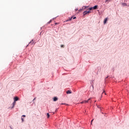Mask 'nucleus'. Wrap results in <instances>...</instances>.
<instances>
[{
    "mask_svg": "<svg viewBox=\"0 0 129 129\" xmlns=\"http://www.w3.org/2000/svg\"><path fill=\"white\" fill-rule=\"evenodd\" d=\"M90 13H91L90 11H85L83 12V15L84 16H85V15H87L88 14H90Z\"/></svg>",
    "mask_w": 129,
    "mask_h": 129,
    "instance_id": "obj_1",
    "label": "nucleus"
},
{
    "mask_svg": "<svg viewBox=\"0 0 129 129\" xmlns=\"http://www.w3.org/2000/svg\"><path fill=\"white\" fill-rule=\"evenodd\" d=\"M91 100V98H90L87 101H84V103H87V102H88L89 101L90 102H91V101H90Z\"/></svg>",
    "mask_w": 129,
    "mask_h": 129,
    "instance_id": "obj_2",
    "label": "nucleus"
},
{
    "mask_svg": "<svg viewBox=\"0 0 129 129\" xmlns=\"http://www.w3.org/2000/svg\"><path fill=\"white\" fill-rule=\"evenodd\" d=\"M97 8H98V6L97 5L93 7V10H97Z\"/></svg>",
    "mask_w": 129,
    "mask_h": 129,
    "instance_id": "obj_3",
    "label": "nucleus"
},
{
    "mask_svg": "<svg viewBox=\"0 0 129 129\" xmlns=\"http://www.w3.org/2000/svg\"><path fill=\"white\" fill-rule=\"evenodd\" d=\"M18 100H19V98H18V97L14 98V101H18Z\"/></svg>",
    "mask_w": 129,
    "mask_h": 129,
    "instance_id": "obj_4",
    "label": "nucleus"
},
{
    "mask_svg": "<svg viewBox=\"0 0 129 129\" xmlns=\"http://www.w3.org/2000/svg\"><path fill=\"white\" fill-rule=\"evenodd\" d=\"M58 100V98L54 97L53 98V101H57Z\"/></svg>",
    "mask_w": 129,
    "mask_h": 129,
    "instance_id": "obj_5",
    "label": "nucleus"
},
{
    "mask_svg": "<svg viewBox=\"0 0 129 129\" xmlns=\"http://www.w3.org/2000/svg\"><path fill=\"white\" fill-rule=\"evenodd\" d=\"M106 22H107V18H105L104 21V24L105 25L106 24Z\"/></svg>",
    "mask_w": 129,
    "mask_h": 129,
    "instance_id": "obj_6",
    "label": "nucleus"
},
{
    "mask_svg": "<svg viewBox=\"0 0 129 129\" xmlns=\"http://www.w3.org/2000/svg\"><path fill=\"white\" fill-rule=\"evenodd\" d=\"M111 0H106L105 3L106 4H108V3H110V2H111Z\"/></svg>",
    "mask_w": 129,
    "mask_h": 129,
    "instance_id": "obj_7",
    "label": "nucleus"
},
{
    "mask_svg": "<svg viewBox=\"0 0 129 129\" xmlns=\"http://www.w3.org/2000/svg\"><path fill=\"white\" fill-rule=\"evenodd\" d=\"M13 107H12V108H13V107H15V105H16V101H14V102H13Z\"/></svg>",
    "mask_w": 129,
    "mask_h": 129,
    "instance_id": "obj_8",
    "label": "nucleus"
},
{
    "mask_svg": "<svg viewBox=\"0 0 129 129\" xmlns=\"http://www.w3.org/2000/svg\"><path fill=\"white\" fill-rule=\"evenodd\" d=\"M67 94H71L72 93L71 91L68 90L67 91Z\"/></svg>",
    "mask_w": 129,
    "mask_h": 129,
    "instance_id": "obj_9",
    "label": "nucleus"
},
{
    "mask_svg": "<svg viewBox=\"0 0 129 129\" xmlns=\"http://www.w3.org/2000/svg\"><path fill=\"white\" fill-rule=\"evenodd\" d=\"M73 18V17L70 18L69 20H67V22H68V21H71Z\"/></svg>",
    "mask_w": 129,
    "mask_h": 129,
    "instance_id": "obj_10",
    "label": "nucleus"
},
{
    "mask_svg": "<svg viewBox=\"0 0 129 129\" xmlns=\"http://www.w3.org/2000/svg\"><path fill=\"white\" fill-rule=\"evenodd\" d=\"M47 116L48 118H49V117H50V115L49 114V113H47Z\"/></svg>",
    "mask_w": 129,
    "mask_h": 129,
    "instance_id": "obj_11",
    "label": "nucleus"
},
{
    "mask_svg": "<svg viewBox=\"0 0 129 129\" xmlns=\"http://www.w3.org/2000/svg\"><path fill=\"white\" fill-rule=\"evenodd\" d=\"M86 8H88V7L84 6V7H83V9L85 10V9H86Z\"/></svg>",
    "mask_w": 129,
    "mask_h": 129,
    "instance_id": "obj_12",
    "label": "nucleus"
},
{
    "mask_svg": "<svg viewBox=\"0 0 129 129\" xmlns=\"http://www.w3.org/2000/svg\"><path fill=\"white\" fill-rule=\"evenodd\" d=\"M92 10H93V7H91L89 8L90 11H92Z\"/></svg>",
    "mask_w": 129,
    "mask_h": 129,
    "instance_id": "obj_13",
    "label": "nucleus"
},
{
    "mask_svg": "<svg viewBox=\"0 0 129 129\" xmlns=\"http://www.w3.org/2000/svg\"><path fill=\"white\" fill-rule=\"evenodd\" d=\"M52 22V20H50L47 24H50Z\"/></svg>",
    "mask_w": 129,
    "mask_h": 129,
    "instance_id": "obj_14",
    "label": "nucleus"
},
{
    "mask_svg": "<svg viewBox=\"0 0 129 129\" xmlns=\"http://www.w3.org/2000/svg\"><path fill=\"white\" fill-rule=\"evenodd\" d=\"M122 6H126V4L125 3H123Z\"/></svg>",
    "mask_w": 129,
    "mask_h": 129,
    "instance_id": "obj_15",
    "label": "nucleus"
},
{
    "mask_svg": "<svg viewBox=\"0 0 129 129\" xmlns=\"http://www.w3.org/2000/svg\"><path fill=\"white\" fill-rule=\"evenodd\" d=\"M21 120H22V122H23V121H24V118H22V117H21Z\"/></svg>",
    "mask_w": 129,
    "mask_h": 129,
    "instance_id": "obj_16",
    "label": "nucleus"
},
{
    "mask_svg": "<svg viewBox=\"0 0 129 129\" xmlns=\"http://www.w3.org/2000/svg\"><path fill=\"white\" fill-rule=\"evenodd\" d=\"M61 48H64V45H62V44H61Z\"/></svg>",
    "mask_w": 129,
    "mask_h": 129,
    "instance_id": "obj_17",
    "label": "nucleus"
},
{
    "mask_svg": "<svg viewBox=\"0 0 129 129\" xmlns=\"http://www.w3.org/2000/svg\"><path fill=\"white\" fill-rule=\"evenodd\" d=\"M93 120H94V119H93L91 120V124H92V121H93Z\"/></svg>",
    "mask_w": 129,
    "mask_h": 129,
    "instance_id": "obj_18",
    "label": "nucleus"
},
{
    "mask_svg": "<svg viewBox=\"0 0 129 129\" xmlns=\"http://www.w3.org/2000/svg\"><path fill=\"white\" fill-rule=\"evenodd\" d=\"M26 117V115H22V117Z\"/></svg>",
    "mask_w": 129,
    "mask_h": 129,
    "instance_id": "obj_19",
    "label": "nucleus"
},
{
    "mask_svg": "<svg viewBox=\"0 0 129 129\" xmlns=\"http://www.w3.org/2000/svg\"><path fill=\"white\" fill-rule=\"evenodd\" d=\"M73 19V20H75V19H76V17H74Z\"/></svg>",
    "mask_w": 129,
    "mask_h": 129,
    "instance_id": "obj_20",
    "label": "nucleus"
},
{
    "mask_svg": "<svg viewBox=\"0 0 129 129\" xmlns=\"http://www.w3.org/2000/svg\"><path fill=\"white\" fill-rule=\"evenodd\" d=\"M59 24V23H55V25H58Z\"/></svg>",
    "mask_w": 129,
    "mask_h": 129,
    "instance_id": "obj_21",
    "label": "nucleus"
},
{
    "mask_svg": "<svg viewBox=\"0 0 129 129\" xmlns=\"http://www.w3.org/2000/svg\"><path fill=\"white\" fill-rule=\"evenodd\" d=\"M81 103H84V101L81 102Z\"/></svg>",
    "mask_w": 129,
    "mask_h": 129,
    "instance_id": "obj_22",
    "label": "nucleus"
},
{
    "mask_svg": "<svg viewBox=\"0 0 129 129\" xmlns=\"http://www.w3.org/2000/svg\"><path fill=\"white\" fill-rule=\"evenodd\" d=\"M34 100H36V98H34V99H33V101Z\"/></svg>",
    "mask_w": 129,
    "mask_h": 129,
    "instance_id": "obj_23",
    "label": "nucleus"
},
{
    "mask_svg": "<svg viewBox=\"0 0 129 129\" xmlns=\"http://www.w3.org/2000/svg\"><path fill=\"white\" fill-rule=\"evenodd\" d=\"M82 10V9H80V10H79V11H80V12H81Z\"/></svg>",
    "mask_w": 129,
    "mask_h": 129,
    "instance_id": "obj_24",
    "label": "nucleus"
},
{
    "mask_svg": "<svg viewBox=\"0 0 129 129\" xmlns=\"http://www.w3.org/2000/svg\"><path fill=\"white\" fill-rule=\"evenodd\" d=\"M104 93H105L104 91L103 92L102 94H103Z\"/></svg>",
    "mask_w": 129,
    "mask_h": 129,
    "instance_id": "obj_25",
    "label": "nucleus"
},
{
    "mask_svg": "<svg viewBox=\"0 0 129 129\" xmlns=\"http://www.w3.org/2000/svg\"><path fill=\"white\" fill-rule=\"evenodd\" d=\"M32 43V41H31L30 42H29V44H31Z\"/></svg>",
    "mask_w": 129,
    "mask_h": 129,
    "instance_id": "obj_26",
    "label": "nucleus"
},
{
    "mask_svg": "<svg viewBox=\"0 0 129 129\" xmlns=\"http://www.w3.org/2000/svg\"><path fill=\"white\" fill-rule=\"evenodd\" d=\"M97 107H99V106H97Z\"/></svg>",
    "mask_w": 129,
    "mask_h": 129,
    "instance_id": "obj_27",
    "label": "nucleus"
},
{
    "mask_svg": "<svg viewBox=\"0 0 129 129\" xmlns=\"http://www.w3.org/2000/svg\"><path fill=\"white\" fill-rule=\"evenodd\" d=\"M33 41H34V40H32V42H33Z\"/></svg>",
    "mask_w": 129,
    "mask_h": 129,
    "instance_id": "obj_28",
    "label": "nucleus"
},
{
    "mask_svg": "<svg viewBox=\"0 0 129 129\" xmlns=\"http://www.w3.org/2000/svg\"><path fill=\"white\" fill-rule=\"evenodd\" d=\"M76 11H77V9H76Z\"/></svg>",
    "mask_w": 129,
    "mask_h": 129,
    "instance_id": "obj_29",
    "label": "nucleus"
},
{
    "mask_svg": "<svg viewBox=\"0 0 129 129\" xmlns=\"http://www.w3.org/2000/svg\"><path fill=\"white\" fill-rule=\"evenodd\" d=\"M95 102H96V101H95Z\"/></svg>",
    "mask_w": 129,
    "mask_h": 129,
    "instance_id": "obj_30",
    "label": "nucleus"
}]
</instances>
